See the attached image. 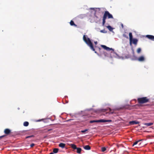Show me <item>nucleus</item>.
I'll return each instance as SVG.
<instances>
[{
  "label": "nucleus",
  "mask_w": 154,
  "mask_h": 154,
  "mask_svg": "<svg viewBox=\"0 0 154 154\" xmlns=\"http://www.w3.org/2000/svg\"><path fill=\"white\" fill-rule=\"evenodd\" d=\"M70 24L71 26H74L75 27H76L77 26L74 23V21L72 20L70 21Z\"/></svg>",
  "instance_id": "2eb2a0df"
},
{
  "label": "nucleus",
  "mask_w": 154,
  "mask_h": 154,
  "mask_svg": "<svg viewBox=\"0 0 154 154\" xmlns=\"http://www.w3.org/2000/svg\"><path fill=\"white\" fill-rule=\"evenodd\" d=\"M88 129H86L83 130H82L81 131V132L82 133H84L88 131Z\"/></svg>",
  "instance_id": "b1692460"
},
{
  "label": "nucleus",
  "mask_w": 154,
  "mask_h": 154,
  "mask_svg": "<svg viewBox=\"0 0 154 154\" xmlns=\"http://www.w3.org/2000/svg\"><path fill=\"white\" fill-rule=\"evenodd\" d=\"M112 121L111 120H105V119H100L97 120H91L90 121V123H93L94 122H111Z\"/></svg>",
  "instance_id": "20e7f679"
},
{
  "label": "nucleus",
  "mask_w": 154,
  "mask_h": 154,
  "mask_svg": "<svg viewBox=\"0 0 154 154\" xmlns=\"http://www.w3.org/2000/svg\"><path fill=\"white\" fill-rule=\"evenodd\" d=\"M52 130V129H48V131H47V132L48 131H51Z\"/></svg>",
  "instance_id": "7c9ffc66"
},
{
  "label": "nucleus",
  "mask_w": 154,
  "mask_h": 154,
  "mask_svg": "<svg viewBox=\"0 0 154 154\" xmlns=\"http://www.w3.org/2000/svg\"><path fill=\"white\" fill-rule=\"evenodd\" d=\"M142 140H138V141H136V142H134V143L132 145V146H134L135 145L137 144V143L140 142V141H141Z\"/></svg>",
  "instance_id": "412c9836"
},
{
  "label": "nucleus",
  "mask_w": 154,
  "mask_h": 154,
  "mask_svg": "<svg viewBox=\"0 0 154 154\" xmlns=\"http://www.w3.org/2000/svg\"><path fill=\"white\" fill-rule=\"evenodd\" d=\"M77 149V153H81V151L82 150V149L81 148H77V149Z\"/></svg>",
  "instance_id": "dca6fc26"
},
{
  "label": "nucleus",
  "mask_w": 154,
  "mask_h": 154,
  "mask_svg": "<svg viewBox=\"0 0 154 154\" xmlns=\"http://www.w3.org/2000/svg\"><path fill=\"white\" fill-rule=\"evenodd\" d=\"M94 43L95 45H97V42H94Z\"/></svg>",
  "instance_id": "c756f323"
},
{
  "label": "nucleus",
  "mask_w": 154,
  "mask_h": 154,
  "mask_svg": "<svg viewBox=\"0 0 154 154\" xmlns=\"http://www.w3.org/2000/svg\"><path fill=\"white\" fill-rule=\"evenodd\" d=\"M109 110L110 111H111V109L110 108H109Z\"/></svg>",
  "instance_id": "72a5a7b5"
},
{
  "label": "nucleus",
  "mask_w": 154,
  "mask_h": 154,
  "mask_svg": "<svg viewBox=\"0 0 154 154\" xmlns=\"http://www.w3.org/2000/svg\"><path fill=\"white\" fill-rule=\"evenodd\" d=\"M153 123H145L144 124V125H146L147 126H150L153 125Z\"/></svg>",
  "instance_id": "6ab92c4d"
},
{
  "label": "nucleus",
  "mask_w": 154,
  "mask_h": 154,
  "mask_svg": "<svg viewBox=\"0 0 154 154\" xmlns=\"http://www.w3.org/2000/svg\"><path fill=\"white\" fill-rule=\"evenodd\" d=\"M107 28L110 31H112L113 30V28L110 26H107Z\"/></svg>",
  "instance_id": "a211bd4d"
},
{
  "label": "nucleus",
  "mask_w": 154,
  "mask_h": 154,
  "mask_svg": "<svg viewBox=\"0 0 154 154\" xmlns=\"http://www.w3.org/2000/svg\"><path fill=\"white\" fill-rule=\"evenodd\" d=\"M29 124V123L27 122H25L23 123V125L25 126H27Z\"/></svg>",
  "instance_id": "aec40b11"
},
{
  "label": "nucleus",
  "mask_w": 154,
  "mask_h": 154,
  "mask_svg": "<svg viewBox=\"0 0 154 154\" xmlns=\"http://www.w3.org/2000/svg\"><path fill=\"white\" fill-rule=\"evenodd\" d=\"M141 51V49L140 48H138L137 50V53H140Z\"/></svg>",
  "instance_id": "4be33fe9"
},
{
  "label": "nucleus",
  "mask_w": 154,
  "mask_h": 154,
  "mask_svg": "<svg viewBox=\"0 0 154 154\" xmlns=\"http://www.w3.org/2000/svg\"><path fill=\"white\" fill-rule=\"evenodd\" d=\"M59 149L58 148H54L53 150V152L54 153H57L58 152Z\"/></svg>",
  "instance_id": "f3484780"
},
{
  "label": "nucleus",
  "mask_w": 154,
  "mask_h": 154,
  "mask_svg": "<svg viewBox=\"0 0 154 154\" xmlns=\"http://www.w3.org/2000/svg\"><path fill=\"white\" fill-rule=\"evenodd\" d=\"M101 47L103 48V49L106 50L107 51H110V50H112L113 51H114V50L112 49V48H110L109 47H108L105 45H101Z\"/></svg>",
  "instance_id": "39448f33"
},
{
  "label": "nucleus",
  "mask_w": 154,
  "mask_h": 154,
  "mask_svg": "<svg viewBox=\"0 0 154 154\" xmlns=\"http://www.w3.org/2000/svg\"><path fill=\"white\" fill-rule=\"evenodd\" d=\"M35 144H34L33 143H32L30 145V146L31 147H32L33 146H35Z\"/></svg>",
  "instance_id": "bb28decb"
},
{
  "label": "nucleus",
  "mask_w": 154,
  "mask_h": 154,
  "mask_svg": "<svg viewBox=\"0 0 154 154\" xmlns=\"http://www.w3.org/2000/svg\"><path fill=\"white\" fill-rule=\"evenodd\" d=\"M129 124L131 125H133L134 124H139V122L135 121H130L129 122Z\"/></svg>",
  "instance_id": "9d476101"
},
{
  "label": "nucleus",
  "mask_w": 154,
  "mask_h": 154,
  "mask_svg": "<svg viewBox=\"0 0 154 154\" xmlns=\"http://www.w3.org/2000/svg\"><path fill=\"white\" fill-rule=\"evenodd\" d=\"M100 32H104L103 31V30H101L100 31Z\"/></svg>",
  "instance_id": "2f4dec72"
},
{
  "label": "nucleus",
  "mask_w": 154,
  "mask_h": 154,
  "mask_svg": "<svg viewBox=\"0 0 154 154\" xmlns=\"http://www.w3.org/2000/svg\"><path fill=\"white\" fill-rule=\"evenodd\" d=\"M111 113H113V112H111Z\"/></svg>",
  "instance_id": "e433bc0d"
},
{
  "label": "nucleus",
  "mask_w": 154,
  "mask_h": 154,
  "mask_svg": "<svg viewBox=\"0 0 154 154\" xmlns=\"http://www.w3.org/2000/svg\"><path fill=\"white\" fill-rule=\"evenodd\" d=\"M106 149L105 147H102L101 148V150L102 152H104L106 151Z\"/></svg>",
  "instance_id": "5701e85b"
},
{
  "label": "nucleus",
  "mask_w": 154,
  "mask_h": 154,
  "mask_svg": "<svg viewBox=\"0 0 154 154\" xmlns=\"http://www.w3.org/2000/svg\"><path fill=\"white\" fill-rule=\"evenodd\" d=\"M84 148L86 150H89L91 149V147L89 145H87L84 146Z\"/></svg>",
  "instance_id": "ddd939ff"
},
{
  "label": "nucleus",
  "mask_w": 154,
  "mask_h": 154,
  "mask_svg": "<svg viewBox=\"0 0 154 154\" xmlns=\"http://www.w3.org/2000/svg\"><path fill=\"white\" fill-rule=\"evenodd\" d=\"M146 37L149 39L151 40L154 41V36L151 35H147Z\"/></svg>",
  "instance_id": "423d86ee"
},
{
  "label": "nucleus",
  "mask_w": 154,
  "mask_h": 154,
  "mask_svg": "<svg viewBox=\"0 0 154 154\" xmlns=\"http://www.w3.org/2000/svg\"><path fill=\"white\" fill-rule=\"evenodd\" d=\"M149 100L147 97H143L138 98L137 101L139 103L143 104L149 102Z\"/></svg>",
  "instance_id": "7ed1b4c3"
},
{
  "label": "nucleus",
  "mask_w": 154,
  "mask_h": 154,
  "mask_svg": "<svg viewBox=\"0 0 154 154\" xmlns=\"http://www.w3.org/2000/svg\"><path fill=\"white\" fill-rule=\"evenodd\" d=\"M92 9V8H91ZM94 8H92V9H94Z\"/></svg>",
  "instance_id": "c9c22d12"
},
{
  "label": "nucleus",
  "mask_w": 154,
  "mask_h": 154,
  "mask_svg": "<svg viewBox=\"0 0 154 154\" xmlns=\"http://www.w3.org/2000/svg\"><path fill=\"white\" fill-rule=\"evenodd\" d=\"M4 132L6 135H8L11 133V131L9 129L6 128L4 130Z\"/></svg>",
  "instance_id": "6e6552de"
},
{
  "label": "nucleus",
  "mask_w": 154,
  "mask_h": 154,
  "mask_svg": "<svg viewBox=\"0 0 154 154\" xmlns=\"http://www.w3.org/2000/svg\"><path fill=\"white\" fill-rule=\"evenodd\" d=\"M59 146L62 148H64L65 147V144L63 143H60L59 144Z\"/></svg>",
  "instance_id": "f8f14e48"
},
{
  "label": "nucleus",
  "mask_w": 154,
  "mask_h": 154,
  "mask_svg": "<svg viewBox=\"0 0 154 154\" xmlns=\"http://www.w3.org/2000/svg\"><path fill=\"white\" fill-rule=\"evenodd\" d=\"M138 42V40L136 38L132 39V42L135 45H137Z\"/></svg>",
  "instance_id": "9b49d317"
},
{
  "label": "nucleus",
  "mask_w": 154,
  "mask_h": 154,
  "mask_svg": "<svg viewBox=\"0 0 154 154\" xmlns=\"http://www.w3.org/2000/svg\"><path fill=\"white\" fill-rule=\"evenodd\" d=\"M5 136V135H3V136H0V140L2 139L3 137H4Z\"/></svg>",
  "instance_id": "c85d7f7f"
},
{
  "label": "nucleus",
  "mask_w": 154,
  "mask_h": 154,
  "mask_svg": "<svg viewBox=\"0 0 154 154\" xmlns=\"http://www.w3.org/2000/svg\"><path fill=\"white\" fill-rule=\"evenodd\" d=\"M44 120V119H42L36 120V122H39Z\"/></svg>",
  "instance_id": "cd10ccee"
},
{
  "label": "nucleus",
  "mask_w": 154,
  "mask_h": 154,
  "mask_svg": "<svg viewBox=\"0 0 154 154\" xmlns=\"http://www.w3.org/2000/svg\"><path fill=\"white\" fill-rule=\"evenodd\" d=\"M107 18L113 19V17L111 14L107 11H105L103 17L102 25L104 26L106 23V20Z\"/></svg>",
  "instance_id": "f257e3e1"
},
{
  "label": "nucleus",
  "mask_w": 154,
  "mask_h": 154,
  "mask_svg": "<svg viewBox=\"0 0 154 154\" xmlns=\"http://www.w3.org/2000/svg\"><path fill=\"white\" fill-rule=\"evenodd\" d=\"M83 39L86 44L90 47L91 48L93 51H95V49L94 48L93 44L89 38H87L85 36V35H84L83 36Z\"/></svg>",
  "instance_id": "f03ea898"
},
{
  "label": "nucleus",
  "mask_w": 154,
  "mask_h": 154,
  "mask_svg": "<svg viewBox=\"0 0 154 154\" xmlns=\"http://www.w3.org/2000/svg\"><path fill=\"white\" fill-rule=\"evenodd\" d=\"M98 9H99V10H100V8H98Z\"/></svg>",
  "instance_id": "f704fd0d"
},
{
  "label": "nucleus",
  "mask_w": 154,
  "mask_h": 154,
  "mask_svg": "<svg viewBox=\"0 0 154 154\" xmlns=\"http://www.w3.org/2000/svg\"><path fill=\"white\" fill-rule=\"evenodd\" d=\"M137 60L140 62H143L144 61L145 58L143 56H141L137 59Z\"/></svg>",
  "instance_id": "1a4fd4ad"
},
{
  "label": "nucleus",
  "mask_w": 154,
  "mask_h": 154,
  "mask_svg": "<svg viewBox=\"0 0 154 154\" xmlns=\"http://www.w3.org/2000/svg\"><path fill=\"white\" fill-rule=\"evenodd\" d=\"M34 137V135H31V136H27V137H26L25 138L26 139H27L28 138L33 137Z\"/></svg>",
  "instance_id": "393cba45"
},
{
  "label": "nucleus",
  "mask_w": 154,
  "mask_h": 154,
  "mask_svg": "<svg viewBox=\"0 0 154 154\" xmlns=\"http://www.w3.org/2000/svg\"><path fill=\"white\" fill-rule=\"evenodd\" d=\"M121 25H122V28H123V24H122Z\"/></svg>",
  "instance_id": "473e14b6"
},
{
  "label": "nucleus",
  "mask_w": 154,
  "mask_h": 154,
  "mask_svg": "<svg viewBox=\"0 0 154 154\" xmlns=\"http://www.w3.org/2000/svg\"><path fill=\"white\" fill-rule=\"evenodd\" d=\"M70 146L73 149H77V147L76 146V145L74 144H71L70 145Z\"/></svg>",
  "instance_id": "4468645a"
},
{
  "label": "nucleus",
  "mask_w": 154,
  "mask_h": 154,
  "mask_svg": "<svg viewBox=\"0 0 154 154\" xmlns=\"http://www.w3.org/2000/svg\"><path fill=\"white\" fill-rule=\"evenodd\" d=\"M129 35V36L130 44L131 45L132 44V39H133V36L131 32H130Z\"/></svg>",
  "instance_id": "0eeeda50"
},
{
  "label": "nucleus",
  "mask_w": 154,
  "mask_h": 154,
  "mask_svg": "<svg viewBox=\"0 0 154 154\" xmlns=\"http://www.w3.org/2000/svg\"><path fill=\"white\" fill-rule=\"evenodd\" d=\"M123 37L126 38H128V36H127L125 34H123Z\"/></svg>",
  "instance_id": "a878e982"
}]
</instances>
